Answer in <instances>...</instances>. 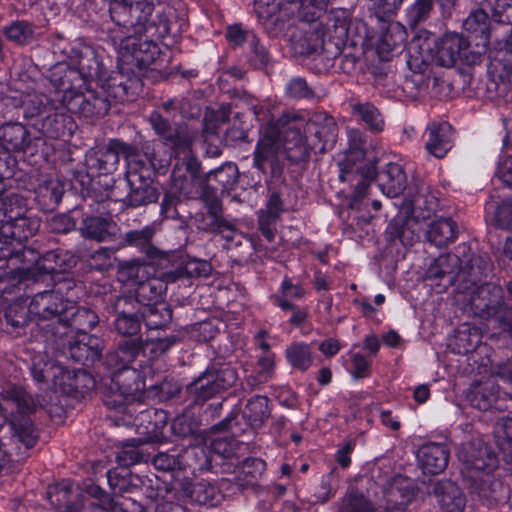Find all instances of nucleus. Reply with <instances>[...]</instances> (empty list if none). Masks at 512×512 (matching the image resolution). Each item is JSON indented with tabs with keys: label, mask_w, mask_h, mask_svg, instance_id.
Returning <instances> with one entry per match:
<instances>
[{
	"label": "nucleus",
	"mask_w": 512,
	"mask_h": 512,
	"mask_svg": "<svg viewBox=\"0 0 512 512\" xmlns=\"http://www.w3.org/2000/svg\"><path fill=\"white\" fill-rule=\"evenodd\" d=\"M471 308L475 314L495 317L500 323L508 326L512 338V308L502 300V288L499 285L486 283L471 291Z\"/></svg>",
	"instance_id": "obj_6"
},
{
	"label": "nucleus",
	"mask_w": 512,
	"mask_h": 512,
	"mask_svg": "<svg viewBox=\"0 0 512 512\" xmlns=\"http://www.w3.org/2000/svg\"><path fill=\"white\" fill-rule=\"evenodd\" d=\"M468 41L457 33H446L437 39L431 33L425 32L412 39L408 46V63L417 68L422 64L433 63L442 67H453L463 58L467 63L479 61L480 53L466 55Z\"/></svg>",
	"instance_id": "obj_2"
},
{
	"label": "nucleus",
	"mask_w": 512,
	"mask_h": 512,
	"mask_svg": "<svg viewBox=\"0 0 512 512\" xmlns=\"http://www.w3.org/2000/svg\"><path fill=\"white\" fill-rule=\"evenodd\" d=\"M282 127H287L288 131H293L298 135V142L305 146L308 135L313 134L319 141L314 145L315 149L324 152L336 141L337 125L334 119L325 113H314L309 119L295 111H287L278 119ZM306 152V147H304Z\"/></svg>",
	"instance_id": "obj_5"
},
{
	"label": "nucleus",
	"mask_w": 512,
	"mask_h": 512,
	"mask_svg": "<svg viewBox=\"0 0 512 512\" xmlns=\"http://www.w3.org/2000/svg\"><path fill=\"white\" fill-rule=\"evenodd\" d=\"M432 494L443 512H463L466 498L455 483L438 481L433 485Z\"/></svg>",
	"instance_id": "obj_21"
},
{
	"label": "nucleus",
	"mask_w": 512,
	"mask_h": 512,
	"mask_svg": "<svg viewBox=\"0 0 512 512\" xmlns=\"http://www.w3.org/2000/svg\"><path fill=\"white\" fill-rule=\"evenodd\" d=\"M458 458L473 494L489 507L505 501L507 491L495 474L498 459L481 439L463 443Z\"/></svg>",
	"instance_id": "obj_1"
},
{
	"label": "nucleus",
	"mask_w": 512,
	"mask_h": 512,
	"mask_svg": "<svg viewBox=\"0 0 512 512\" xmlns=\"http://www.w3.org/2000/svg\"><path fill=\"white\" fill-rule=\"evenodd\" d=\"M238 180V169L235 164L227 163L210 171L206 176V186L214 191H228Z\"/></svg>",
	"instance_id": "obj_28"
},
{
	"label": "nucleus",
	"mask_w": 512,
	"mask_h": 512,
	"mask_svg": "<svg viewBox=\"0 0 512 512\" xmlns=\"http://www.w3.org/2000/svg\"><path fill=\"white\" fill-rule=\"evenodd\" d=\"M75 222L69 215L61 214L51 219V229L56 233H67L75 228Z\"/></svg>",
	"instance_id": "obj_60"
},
{
	"label": "nucleus",
	"mask_w": 512,
	"mask_h": 512,
	"mask_svg": "<svg viewBox=\"0 0 512 512\" xmlns=\"http://www.w3.org/2000/svg\"><path fill=\"white\" fill-rule=\"evenodd\" d=\"M37 402L23 388L12 387L2 393L0 398V428L9 419L19 441L26 448H32L37 441L34 429L29 421H19L21 416L32 413ZM5 452L0 449V468L5 461Z\"/></svg>",
	"instance_id": "obj_4"
},
{
	"label": "nucleus",
	"mask_w": 512,
	"mask_h": 512,
	"mask_svg": "<svg viewBox=\"0 0 512 512\" xmlns=\"http://www.w3.org/2000/svg\"><path fill=\"white\" fill-rule=\"evenodd\" d=\"M281 293L284 298L300 299L304 296V290L299 285H294L289 279H284L281 284Z\"/></svg>",
	"instance_id": "obj_63"
},
{
	"label": "nucleus",
	"mask_w": 512,
	"mask_h": 512,
	"mask_svg": "<svg viewBox=\"0 0 512 512\" xmlns=\"http://www.w3.org/2000/svg\"><path fill=\"white\" fill-rule=\"evenodd\" d=\"M488 21L489 17L487 13L482 9H478L473 11L467 17V19L464 22V26L470 32L486 34Z\"/></svg>",
	"instance_id": "obj_47"
},
{
	"label": "nucleus",
	"mask_w": 512,
	"mask_h": 512,
	"mask_svg": "<svg viewBox=\"0 0 512 512\" xmlns=\"http://www.w3.org/2000/svg\"><path fill=\"white\" fill-rule=\"evenodd\" d=\"M497 176L506 186L512 187V156L500 163Z\"/></svg>",
	"instance_id": "obj_64"
},
{
	"label": "nucleus",
	"mask_w": 512,
	"mask_h": 512,
	"mask_svg": "<svg viewBox=\"0 0 512 512\" xmlns=\"http://www.w3.org/2000/svg\"><path fill=\"white\" fill-rule=\"evenodd\" d=\"M32 28L25 22H14L5 28V35L17 44H24L32 37Z\"/></svg>",
	"instance_id": "obj_44"
},
{
	"label": "nucleus",
	"mask_w": 512,
	"mask_h": 512,
	"mask_svg": "<svg viewBox=\"0 0 512 512\" xmlns=\"http://www.w3.org/2000/svg\"><path fill=\"white\" fill-rule=\"evenodd\" d=\"M129 193L125 201L131 207H138L155 202L158 199V192L152 186V181H139L135 184H128Z\"/></svg>",
	"instance_id": "obj_32"
},
{
	"label": "nucleus",
	"mask_w": 512,
	"mask_h": 512,
	"mask_svg": "<svg viewBox=\"0 0 512 512\" xmlns=\"http://www.w3.org/2000/svg\"><path fill=\"white\" fill-rule=\"evenodd\" d=\"M288 363L294 369L306 371L313 363L311 347L303 342H295L285 350Z\"/></svg>",
	"instance_id": "obj_34"
},
{
	"label": "nucleus",
	"mask_w": 512,
	"mask_h": 512,
	"mask_svg": "<svg viewBox=\"0 0 512 512\" xmlns=\"http://www.w3.org/2000/svg\"><path fill=\"white\" fill-rule=\"evenodd\" d=\"M215 230L224 238L228 243L235 242L237 245L241 244L243 235L238 232L235 227L224 219H217L215 222Z\"/></svg>",
	"instance_id": "obj_52"
},
{
	"label": "nucleus",
	"mask_w": 512,
	"mask_h": 512,
	"mask_svg": "<svg viewBox=\"0 0 512 512\" xmlns=\"http://www.w3.org/2000/svg\"><path fill=\"white\" fill-rule=\"evenodd\" d=\"M68 301L55 291H45L36 294L29 303V312L33 319H49L67 311Z\"/></svg>",
	"instance_id": "obj_19"
},
{
	"label": "nucleus",
	"mask_w": 512,
	"mask_h": 512,
	"mask_svg": "<svg viewBox=\"0 0 512 512\" xmlns=\"http://www.w3.org/2000/svg\"><path fill=\"white\" fill-rule=\"evenodd\" d=\"M494 16L500 23H512V0H495Z\"/></svg>",
	"instance_id": "obj_54"
},
{
	"label": "nucleus",
	"mask_w": 512,
	"mask_h": 512,
	"mask_svg": "<svg viewBox=\"0 0 512 512\" xmlns=\"http://www.w3.org/2000/svg\"><path fill=\"white\" fill-rule=\"evenodd\" d=\"M0 143L7 151H24L30 144L28 131L21 124H6L0 128Z\"/></svg>",
	"instance_id": "obj_27"
},
{
	"label": "nucleus",
	"mask_w": 512,
	"mask_h": 512,
	"mask_svg": "<svg viewBox=\"0 0 512 512\" xmlns=\"http://www.w3.org/2000/svg\"><path fill=\"white\" fill-rule=\"evenodd\" d=\"M40 223V219L32 213L13 224L0 225V236L3 243L15 248L14 255L17 254V250L19 251L18 265L26 262L33 263L37 260V254L31 248L24 247L22 243L36 234Z\"/></svg>",
	"instance_id": "obj_8"
},
{
	"label": "nucleus",
	"mask_w": 512,
	"mask_h": 512,
	"mask_svg": "<svg viewBox=\"0 0 512 512\" xmlns=\"http://www.w3.org/2000/svg\"><path fill=\"white\" fill-rule=\"evenodd\" d=\"M456 232V225L451 219L440 218L430 223L426 237L430 243L441 248L455 240Z\"/></svg>",
	"instance_id": "obj_29"
},
{
	"label": "nucleus",
	"mask_w": 512,
	"mask_h": 512,
	"mask_svg": "<svg viewBox=\"0 0 512 512\" xmlns=\"http://www.w3.org/2000/svg\"><path fill=\"white\" fill-rule=\"evenodd\" d=\"M491 375L498 377L505 384L510 386L511 391L509 393H504V395L512 399V357L506 361L493 365Z\"/></svg>",
	"instance_id": "obj_49"
},
{
	"label": "nucleus",
	"mask_w": 512,
	"mask_h": 512,
	"mask_svg": "<svg viewBox=\"0 0 512 512\" xmlns=\"http://www.w3.org/2000/svg\"><path fill=\"white\" fill-rule=\"evenodd\" d=\"M5 318L7 322L15 328L23 327L33 319L29 312V305L26 300H17L12 302L6 309Z\"/></svg>",
	"instance_id": "obj_38"
},
{
	"label": "nucleus",
	"mask_w": 512,
	"mask_h": 512,
	"mask_svg": "<svg viewBox=\"0 0 512 512\" xmlns=\"http://www.w3.org/2000/svg\"><path fill=\"white\" fill-rule=\"evenodd\" d=\"M3 206L4 211L0 219V225L13 224V222L20 221L24 217L32 214V211L28 209L27 201L17 194L10 195Z\"/></svg>",
	"instance_id": "obj_33"
},
{
	"label": "nucleus",
	"mask_w": 512,
	"mask_h": 512,
	"mask_svg": "<svg viewBox=\"0 0 512 512\" xmlns=\"http://www.w3.org/2000/svg\"><path fill=\"white\" fill-rule=\"evenodd\" d=\"M155 267L147 263L131 261L123 264L119 270V276L122 280L128 281L137 286L136 295L138 298H146L148 291L153 292L150 299H157L159 292L151 281L155 274Z\"/></svg>",
	"instance_id": "obj_14"
},
{
	"label": "nucleus",
	"mask_w": 512,
	"mask_h": 512,
	"mask_svg": "<svg viewBox=\"0 0 512 512\" xmlns=\"http://www.w3.org/2000/svg\"><path fill=\"white\" fill-rule=\"evenodd\" d=\"M191 495L200 504L214 505L217 498V489L208 482L200 481L193 486Z\"/></svg>",
	"instance_id": "obj_43"
},
{
	"label": "nucleus",
	"mask_w": 512,
	"mask_h": 512,
	"mask_svg": "<svg viewBox=\"0 0 512 512\" xmlns=\"http://www.w3.org/2000/svg\"><path fill=\"white\" fill-rule=\"evenodd\" d=\"M102 348L101 341L97 337L90 336L87 342L83 339L76 343L73 349H77L79 354L74 356L78 360L84 358L86 361H94L100 357Z\"/></svg>",
	"instance_id": "obj_42"
},
{
	"label": "nucleus",
	"mask_w": 512,
	"mask_h": 512,
	"mask_svg": "<svg viewBox=\"0 0 512 512\" xmlns=\"http://www.w3.org/2000/svg\"><path fill=\"white\" fill-rule=\"evenodd\" d=\"M63 105L70 112H81L85 115H102L108 111V106L103 99L95 98L94 102L91 103L80 94L71 97V93H66L63 97Z\"/></svg>",
	"instance_id": "obj_30"
},
{
	"label": "nucleus",
	"mask_w": 512,
	"mask_h": 512,
	"mask_svg": "<svg viewBox=\"0 0 512 512\" xmlns=\"http://www.w3.org/2000/svg\"><path fill=\"white\" fill-rule=\"evenodd\" d=\"M354 116L362 120L370 130L379 132L383 130L384 120L379 110L371 103H353L351 105Z\"/></svg>",
	"instance_id": "obj_35"
},
{
	"label": "nucleus",
	"mask_w": 512,
	"mask_h": 512,
	"mask_svg": "<svg viewBox=\"0 0 512 512\" xmlns=\"http://www.w3.org/2000/svg\"><path fill=\"white\" fill-rule=\"evenodd\" d=\"M279 10V2L277 0H255V11L259 18L268 20L274 16Z\"/></svg>",
	"instance_id": "obj_55"
},
{
	"label": "nucleus",
	"mask_w": 512,
	"mask_h": 512,
	"mask_svg": "<svg viewBox=\"0 0 512 512\" xmlns=\"http://www.w3.org/2000/svg\"><path fill=\"white\" fill-rule=\"evenodd\" d=\"M118 232L117 224L111 219L89 216L83 219L80 233L84 238L98 242L111 240Z\"/></svg>",
	"instance_id": "obj_23"
},
{
	"label": "nucleus",
	"mask_w": 512,
	"mask_h": 512,
	"mask_svg": "<svg viewBox=\"0 0 512 512\" xmlns=\"http://www.w3.org/2000/svg\"><path fill=\"white\" fill-rule=\"evenodd\" d=\"M506 396L501 394L499 385L493 379L475 383L469 394L470 404L481 411L490 409L502 410L504 406L501 401Z\"/></svg>",
	"instance_id": "obj_18"
},
{
	"label": "nucleus",
	"mask_w": 512,
	"mask_h": 512,
	"mask_svg": "<svg viewBox=\"0 0 512 512\" xmlns=\"http://www.w3.org/2000/svg\"><path fill=\"white\" fill-rule=\"evenodd\" d=\"M407 32L400 23H392L372 40V45L382 60H388L399 53L406 42Z\"/></svg>",
	"instance_id": "obj_17"
},
{
	"label": "nucleus",
	"mask_w": 512,
	"mask_h": 512,
	"mask_svg": "<svg viewBox=\"0 0 512 512\" xmlns=\"http://www.w3.org/2000/svg\"><path fill=\"white\" fill-rule=\"evenodd\" d=\"M286 94L295 99L310 98L313 96L305 79L296 77L291 79L286 85Z\"/></svg>",
	"instance_id": "obj_48"
},
{
	"label": "nucleus",
	"mask_w": 512,
	"mask_h": 512,
	"mask_svg": "<svg viewBox=\"0 0 512 512\" xmlns=\"http://www.w3.org/2000/svg\"><path fill=\"white\" fill-rule=\"evenodd\" d=\"M115 328L123 336H132L140 330V321L135 315L120 313L115 320Z\"/></svg>",
	"instance_id": "obj_45"
},
{
	"label": "nucleus",
	"mask_w": 512,
	"mask_h": 512,
	"mask_svg": "<svg viewBox=\"0 0 512 512\" xmlns=\"http://www.w3.org/2000/svg\"><path fill=\"white\" fill-rule=\"evenodd\" d=\"M64 185L58 179H48L38 185L35 190V199L41 209L54 210L61 201Z\"/></svg>",
	"instance_id": "obj_26"
},
{
	"label": "nucleus",
	"mask_w": 512,
	"mask_h": 512,
	"mask_svg": "<svg viewBox=\"0 0 512 512\" xmlns=\"http://www.w3.org/2000/svg\"><path fill=\"white\" fill-rule=\"evenodd\" d=\"M380 190L387 197L399 196L405 189L406 176L402 167L396 163L387 164L377 175Z\"/></svg>",
	"instance_id": "obj_24"
},
{
	"label": "nucleus",
	"mask_w": 512,
	"mask_h": 512,
	"mask_svg": "<svg viewBox=\"0 0 512 512\" xmlns=\"http://www.w3.org/2000/svg\"><path fill=\"white\" fill-rule=\"evenodd\" d=\"M481 333L477 327L463 325L455 335V346L459 354L473 352L481 343Z\"/></svg>",
	"instance_id": "obj_37"
},
{
	"label": "nucleus",
	"mask_w": 512,
	"mask_h": 512,
	"mask_svg": "<svg viewBox=\"0 0 512 512\" xmlns=\"http://www.w3.org/2000/svg\"><path fill=\"white\" fill-rule=\"evenodd\" d=\"M236 379V373L230 367L206 371L191 384L190 390L197 395L198 400L205 401L232 386Z\"/></svg>",
	"instance_id": "obj_13"
},
{
	"label": "nucleus",
	"mask_w": 512,
	"mask_h": 512,
	"mask_svg": "<svg viewBox=\"0 0 512 512\" xmlns=\"http://www.w3.org/2000/svg\"><path fill=\"white\" fill-rule=\"evenodd\" d=\"M115 42L119 41V45L122 49H131L132 55L141 61H146L147 59L139 56V53L142 51H150L156 49V44L151 41H141L140 38L135 35H128L124 39L119 38L118 36H113Z\"/></svg>",
	"instance_id": "obj_41"
},
{
	"label": "nucleus",
	"mask_w": 512,
	"mask_h": 512,
	"mask_svg": "<svg viewBox=\"0 0 512 512\" xmlns=\"http://www.w3.org/2000/svg\"><path fill=\"white\" fill-rule=\"evenodd\" d=\"M251 33L242 29L239 25H232L226 31V38L233 46H239L246 40H251Z\"/></svg>",
	"instance_id": "obj_59"
},
{
	"label": "nucleus",
	"mask_w": 512,
	"mask_h": 512,
	"mask_svg": "<svg viewBox=\"0 0 512 512\" xmlns=\"http://www.w3.org/2000/svg\"><path fill=\"white\" fill-rule=\"evenodd\" d=\"M153 235L154 230L151 227L146 226L140 230L129 231L126 233L125 239L129 244L145 249V253L149 257H156L160 252L150 245V240Z\"/></svg>",
	"instance_id": "obj_39"
},
{
	"label": "nucleus",
	"mask_w": 512,
	"mask_h": 512,
	"mask_svg": "<svg viewBox=\"0 0 512 512\" xmlns=\"http://www.w3.org/2000/svg\"><path fill=\"white\" fill-rule=\"evenodd\" d=\"M429 138L426 149L437 158H442L452 147V127L446 123L428 126Z\"/></svg>",
	"instance_id": "obj_25"
},
{
	"label": "nucleus",
	"mask_w": 512,
	"mask_h": 512,
	"mask_svg": "<svg viewBox=\"0 0 512 512\" xmlns=\"http://www.w3.org/2000/svg\"><path fill=\"white\" fill-rule=\"evenodd\" d=\"M140 348L141 344L137 340H126L118 351L107 355L108 366L117 372L112 376L108 386L106 405L116 408L142 399L145 382L135 369L127 366L137 356Z\"/></svg>",
	"instance_id": "obj_3"
},
{
	"label": "nucleus",
	"mask_w": 512,
	"mask_h": 512,
	"mask_svg": "<svg viewBox=\"0 0 512 512\" xmlns=\"http://www.w3.org/2000/svg\"><path fill=\"white\" fill-rule=\"evenodd\" d=\"M149 121L155 133L163 139L165 145L170 147L176 156L191 152L196 134L187 126L172 128L169 122L157 111L151 113Z\"/></svg>",
	"instance_id": "obj_12"
},
{
	"label": "nucleus",
	"mask_w": 512,
	"mask_h": 512,
	"mask_svg": "<svg viewBox=\"0 0 512 512\" xmlns=\"http://www.w3.org/2000/svg\"><path fill=\"white\" fill-rule=\"evenodd\" d=\"M212 271L211 265L205 260L190 259L185 261L174 271L167 272L165 279L168 282H175L181 278L207 277Z\"/></svg>",
	"instance_id": "obj_31"
},
{
	"label": "nucleus",
	"mask_w": 512,
	"mask_h": 512,
	"mask_svg": "<svg viewBox=\"0 0 512 512\" xmlns=\"http://www.w3.org/2000/svg\"><path fill=\"white\" fill-rule=\"evenodd\" d=\"M249 46V60L251 64L254 65L256 68L266 67L270 62L269 54L266 48L259 43L258 39L254 35H251Z\"/></svg>",
	"instance_id": "obj_46"
},
{
	"label": "nucleus",
	"mask_w": 512,
	"mask_h": 512,
	"mask_svg": "<svg viewBox=\"0 0 512 512\" xmlns=\"http://www.w3.org/2000/svg\"><path fill=\"white\" fill-rule=\"evenodd\" d=\"M275 365L274 356L266 353L258 359V381H267Z\"/></svg>",
	"instance_id": "obj_61"
},
{
	"label": "nucleus",
	"mask_w": 512,
	"mask_h": 512,
	"mask_svg": "<svg viewBox=\"0 0 512 512\" xmlns=\"http://www.w3.org/2000/svg\"><path fill=\"white\" fill-rule=\"evenodd\" d=\"M153 10V3L149 0H139L131 5L114 2L110 7V15L118 25L131 27L134 34L140 36L151 27L150 17Z\"/></svg>",
	"instance_id": "obj_10"
},
{
	"label": "nucleus",
	"mask_w": 512,
	"mask_h": 512,
	"mask_svg": "<svg viewBox=\"0 0 512 512\" xmlns=\"http://www.w3.org/2000/svg\"><path fill=\"white\" fill-rule=\"evenodd\" d=\"M184 161L177 165L172 173V186L187 198H198L206 195V178L199 174V163L190 155L183 153Z\"/></svg>",
	"instance_id": "obj_9"
},
{
	"label": "nucleus",
	"mask_w": 512,
	"mask_h": 512,
	"mask_svg": "<svg viewBox=\"0 0 512 512\" xmlns=\"http://www.w3.org/2000/svg\"><path fill=\"white\" fill-rule=\"evenodd\" d=\"M415 487L411 479L394 477L384 490L385 508L383 512H406V507L415 499Z\"/></svg>",
	"instance_id": "obj_15"
},
{
	"label": "nucleus",
	"mask_w": 512,
	"mask_h": 512,
	"mask_svg": "<svg viewBox=\"0 0 512 512\" xmlns=\"http://www.w3.org/2000/svg\"><path fill=\"white\" fill-rule=\"evenodd\" d=\"M31 371L37 382L51 381L55 388L67 391L66 379H70V372L61 365L51 361L43 362L41 356H35Z\"/></svg>",
	"instance_id": "obj_22"
},
{
	"label": "nucleus",
	"mask_w": 512,
	"mask_h": 512,
	"mask_svg": "<svg viewBox=\"0 0 512 512\" xmlns=\"http://www.w3.org/2000/svg\"><path fill=\"white\" fill-rule=\"evenodd\" d=\"M416 457L424 474L436 475L447 467L449 450L443 444L427 443L418 449Z\"/></svg>",
	"instance_id": "obj_20"
},
{
	"label": "nucleus",
	"mask_w": 512,
	"mask_h": 512,
	"mask_svg": "<svg viewBox=\"0 0 512 512\" xmlns=\"http://www.w3.org/2000/svg\"><path fill=\"white\" fill-rule=\"evenodd\" d=\"M244 415L252 422H262L269 415L268 399L264 396H255L245 405Z\"/></svg>",
	"instance_id": "obj_40"
},
{
	"label": "nucleus",
	"mask_w": 512,
	"mask_h": 512,
	"mask_svg": "<svg viewBox=\"0 0 512 512\" xmlns=\"http://www.w3.org/2000/svg\"><path fill=\"white\" fill-rule=\"evenodd\" d=\"M282 127L277 121L276 124H268L262 131L259 141L253 153V165L262 173H267L268 169L272 177H278L281 174V142L280 133Z\"/></svg>",
	"instance_id": "obj_7"
},
{
	"label": "nucleus",
	"mask_w": 512,
	"mask_h": 512,
	"mask_svg": "<svg viewBox=\"0 0 512 512\" xmlns=\"http://www.w3.org/2000/svg\"><path fill=\"white\" fill-rule=\"evenodd\" d=\"M73 323L80 330L92 329L98 323L97 315L86 308H78L75 313H73Z\"/></svg>",
	"instance_id": "obj_50"
},
{
	"label": "nucleus",
	"mask_w": 512,
	"mask_h": 512,
	"mask_svg": "<svg viewBox=\"0 0 512 512\" xmlns=\"http://www.w3.org/2000/svg\"><path fill=\"white\" fill-rule=\"evenodd\" d=\"M27 105L31 116L47 115L49 117L54 109L52 104L49 103L48 98L44 95H34L33 98L29 99Z\"/></svg>",
	"instance_id": "obj_51"
},
{
	"label": "nucleus",
	"mask_w": 512,
	"mask_h": 512,
	"mask_svg": "<svg viewBox=\"0 0 512 512\" xmlns=\"http://www.w3.org/2000/svg\"><path fill=\"white\" fill-rule=\"evenodd\" d=\"M344 512H375L371 504L360 496H349L342 507Z\"/></svg>",
	"instance_id": "obj_53"
},
{
	"label": "nucleus",
	"mask_w": 512,
	"mask_h": 512,
	"mask_svg": "<svg viewBox=\"0 0 512 512\" xmlns=\"http://www.w3.org/2000/svg\"><path fill=\"white\" fill-rule=\"evenodd\" d=\"M353 375L356 378H365L370 373V362L361 354L355 353L351 357Z\"/></svg>",
	"instance_id": "obj_58"
},
{
	"label": "nucleus",
	"mask_w": 512,
	"mask_h": 512,
	"mask_svg": "<svg viewBox=\"0 0 512 512\" xmlns=\"http://www.w3.org/2000/svg\"><path fill=\"white\" fill-rule=\"evenodd\" d=\"M143 318L147 327L159 329L172 319V311L165 303L147 304L143 310Z\"/></svg>",
	"instance_id": "obj_36"
},
{
	"label": "nucleus",
	"mask_w": 512,
	"mask_h": 512,
	"mask_svg": "<svg viewBox=\"0 0 512 512\" xmlns=\"http://www.w3.org/2000/svg\"><path fill=\"white\" fill-rule=\"evenodd\" d=\"M281 211L282 201L277 193H273L268 200L265 211H262L261 214H264L269 220L276 221Z\"/></svg>",
	"instance_id": "obj_62"
},
{
	"label": "nucleus",
	"mask_w": 512,
	"mask_h": 512,
	"mask_svg": "<svg viewBox=\"0 0 512 512\" xmlns=\"http://www.w3.org/2000/svg\"><path fill=\"white\" fill-rule=\"evenodd\" d=\"M149 146L143 154L134 147L127 144V150L124 153L126 161V181L127 184H135L139 181H152L154 171L161 169L167 164V160H158Z\"/></svg>",
	"instance_id": "obj_11"
},
{
	"label": "nucleus",
	"mask_w": 512,
	"mask_h": 512,
	"mask_svg": "<svg viewBox=\"0 0 512 512\" xmlns=\"http://www.w3.org/2000/svg\"><path fill=\"white\" fill-rule=\"evenodd\" d=\"M127 144L120 140H111L108 145L93 152L87 158V165L90 170L98 174H110L116 170L120 156H124Z\"/></svg>",
	"instance_id": "obj_16"
},
{
	"label": "nucleus",
	"mask_w": 512,
	"mask_h": 512,
	"mask_svg": "<svg viewBox=\"0 0 512 512\" xmlns=\"http://www.w3.org/2000/svg\"><path fill=\"white\" fill-rule=\"evenodd\" d=\"M495 220L502 228H507L512 223V200H504L496 210Z\"/></svg>",
	"instance_id": "obj_56"
},
{
	"label": "nucleus",
	"mask_w": 512,
	"mask_h": 512,
	"mask_svg": "<svg viewBox=\"0 0 512 512\" xmlns=\"http://www.w3.org/2000/svg\"><path fill=\"white\" fill-rule=\"evenodd\" d=\"M176 336H169L166 338L151 339L146 342L145 349H149L153 354H162L166 352L171 346L177 342Z\"/></svg>",
	"instance_id": "obj_57"
}]
</instances>
